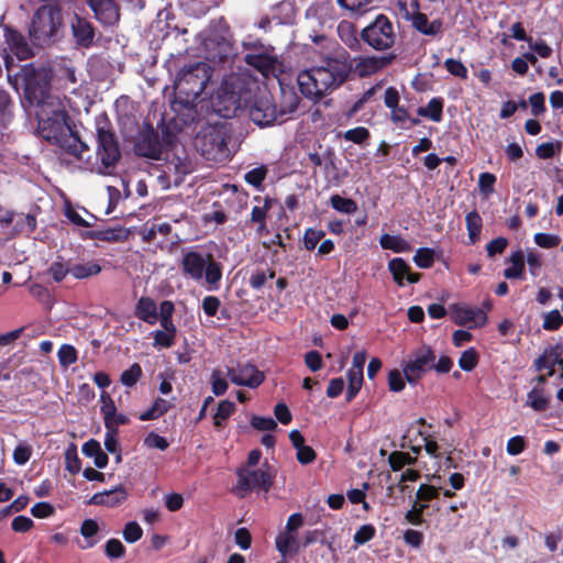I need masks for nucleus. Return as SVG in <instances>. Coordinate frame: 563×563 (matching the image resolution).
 Here are the masks:
<instances>
[{
	"instance_id": "nucleus-7",
	"label": "nucleus",
	"mask_w": 563,
	"mask_h": 563,
	"mask_svg": "<svg viewBox=\"0 0 563 563\" xmlns=\"http://www.w3.org/2000/svg\"><path fill=\"white\" fill-rule=\"evenodd\" d=\"M238 482L233 493L239 498H245L252 490L268 493L273 485L274 476L269 472V465L264 463L257 470L243 467L236 472Z\"/></svg>"
},
{
	"instance_id": "nucleus-30",
	"label": "nucleus",
	"mask_w": 563,
	"mask_h": 563,
	"mask_svg": "<svg viewBox=\"0 0 563 563\" xmlns=\"http://www.w3.org/2000/svg\"><path fill=\"white\" fill-rule=\"evenodd\" d=\"M276 548L283 558L288 554H296L299 551L297 537L294 533L282 532L276 538Z\"/></svg>"
},
{
	"instance_id": "nucleus-10",
	"label": "nucleus",
	"mask_w": 563,
	"mask_h": 563,
	"mask_svg": "<svg viewBox=\"0 0 563 563\" xmlns=\"http://www.w3.org/2000/svg\"><path fill=\"white\" fill-rule=\"evenodd\" d=\"M230 134L224 126H214L198 139L201 154L207 159H221L227 156Z\"/></svg>"
},
{
	"instance_id": "nucleus-55",
	"label": "nucleus",
	"mask_w": 563,
	"mask_h": 563,
	"mask_svg": "<svg viewBox=\"0 0 563 563\" xmlns=\"http://www.w3.org/2000/svg\"><path fill=\"white\" fill-rule=\"evenodd\" d=\"M122 534L128 543H134L143 537V529L136 521H129L124 526Z\"/></svg>"
},
{
	"instance_id": "nucleus-11",
	"label": "nucleus",
	"mask_w": 563,
	"mask_h": 563,
	"mask_svg": "<svg viewBox=\"0 0 563 563\" xmlns=\"http://www.w3.org/2000/svg\"><path fill=\"white\" fill-rule=\"evenodd\" d=\"M251 120L258 126H268L275 122L279 123V115L273 97L268 92L256 96L249 108Z\"/></svg>"
},
{
	"instance_id": "nucleus-8",
	"label": "nucleus",
	"mask_w": 563,
	"mask_h": 563,
	"mask_svg": "<svg viewBox=\"0 0 563 563\" xmlns=\"http://www.w3.org/2000/svg\"><path fill=\"white\" fill-rule=\"evenodd\" d=\"M63 24L62 10L57 5H42L31 21L29 35H56Z\"/></svg>"
},
{
	"instance_id": "nucleus-5",
	"label": "nucleus",
	"mask_w": 563,
	"mask_h": 563,
	"mask_svg": "<svg viewBox=\"0 0 563 563\" xmlns=\"http://www.w3.org/2000/svg\"><path fill=\"white\" fill-rule=\"evenodd\" d=\"M180 266L185 276L196 282L205 277L210 290L219 288L222 278V265L213 258L212 254L184 251Z\"/></svg>"
},
{
	"instance_id": "nucleus-18",
	"label": "nucleus",
	"mask_w": 563,
	"mask_h": 563,
	"mask_svg": "<svg viewBox=\"0 0 563 563\" xmlns=\"http://www.w3.org/2000/svg\"><path fill=\"white\" fill-rule=\"evenodd\" d=\"M89 7L103 25H114L120 19L119 9L113 0H96Z\"/></svg>"
},
{
	"instance_id": "nucleus-2",
	"label": "nucleus",
	"mask_w": 563,
	"mask_h": 563,
	"mask_svg": "<svg viewBox=\"0 0 563 563\" xmlns=\"http://www.w3.org/2000/svg\"><path fill=\"white\" fill-rule=\"evenodd\" d=\"M352 67L347 53L342 49L335 57H327L323 65L300 71L297 77L299 90L318 102L346 81Z\"/></svg>"
},
{
	"instance_id": "nucleus-1",
	"label": "nucleus",
	"mask_w": 563,
	"mask_h": 563,
	"mask_svg": "<svg viewBox=\"0 0 563 563\" xmlns=\"http://www.w3.org/2000/svg\"><path fill=\"white\" fill-rule=\"evenodd\" d=\"M37 133L48 143L81 163V168L99 175H112L121 158L120 147L108 123L97 124L96 157L88 155V145L71 130L68 113L59 100H51L38 108Z\"/></svg>"
},
{
	"instance_id": "nucleus-6",
	"label": "nucleus",
	"mask_w": 563,
	"mask_h": 563,
	"mask_svg": "<svg viewBox=\"0 0 563 563\" xmlns=\"http://www.w3.org/2000/svg\"><path fill=\"white\" fill-rule=\"evenodd\" d=\"M211 107L213 112L221 118L236 117L246 107V97L241 91L239 80L235 78L223 80L211 100Z\"/></svg>"
},
{
	"instance_id": "nucleus-43",
	"label": "nucleus",
	"mask_w": 563,
	"mask_h": 563,
	"mask_svg": "<svg viewBox=\"0 0 563 563\" xmlns=\"http://www.w3.org/2000/svg\"><path fill=\"white\" fill-rule=\"evenodd\" d=\"M73 35H95V30L87 19L74 14L70 19Z\"/></svg>"
},
{
	"instance_id": "nucleus-47",
	"label": "nucleus",
	"mask_w": 563,
	"mask_h": 563,
	"mask_svg": "<svg viewBox=\"0 0 563 563\" xmlns=\"http://www.w3.org/2000/svg\"><path fill=\"white\" fill-rule=\"evenodd\" d=\"M517 40H528L530 52L533 53L536 56H540L542 58L549 57L552 53V48L545 44L541 37L533 38V37H516Z\"/></svg>"
},
{
	"instance_id": "nucleus-31",
	"label": "nucleus",
	"mask_w": 563,
	"mask_h": 563,
	"mask_svg": "<svg viewBox=\"0 0 563 563\" xmlns=\"http://www.w3.org/2000/svg\"><path fill=\"white\" fill-rule=\"evenodd\" d=\"M283 98V104L278 110L279 123L287 121L297 111L299 106V97L294 91L284 92Z\"/></svg>"
},
{
	"instance_id": "nucleus-51",
	"label": "nucleus",
	"mask_w": 563,
	"mask_h": 563,
	"mask_svg": "<svg viewBox=\"0 0 563 563\" xmlns=\"http://www.w3.org/2000/svg\"><path fill=\"white\" fill-rule=\"evenodd\" d=\"M537 57L533 53H525L522 57H516L511 63V68L515 73L523 76L528 71V63L534 65Z\"/></svg>"
},
{
	"instance_id": "nucleus-37",
	"label": "nucleus",
	"mask_w": 563,
	"mask_h": 563,
	"mask_svg": "<svg viewBox=\"0 0 563 563\" xmlns=\"http://www.w3.org/2000/svg\"><path fill=\"white\" fill-rule=\"evenodd\" d=\"M330 205L334 210L344 214H352L357 210V203L353 199L340 195L331 196Z\"/></svg>"
},
{
	"instance_id": "nucleus-12",
	"label": "nucleus",
	"mask_w": 563,
	"mask_h": 563,
	"mask_svg": "<svg viewBox=\"0 0 563 563\" xmlns=\"http://www.w3.org/2000/svg\"><path fill=\"white\" fill-rule=\"evenodd\" d=\"M451 319L456 325L468 329H481L487 321V312L478 307H471L462 303L450 306Z\"/></svg>"
},
{
	"instance_id": "nucleus-59",
	"label": "nucleus",
	"mask_w": 563,
	"mask_h": 563,
	"mask_svg": "<svg viewBox=\"0 0 563 563\" xmlns=\"http://www.w3.org/2000/svg\"><path fill=\"white\" fill-rule=\"evenodd\" d=\"M343 137L355 144H362L369 137V131L364 126H357L345 131Z\"/></svg>"
},
{
	"instance_id": "nucleus-24",
	"label": "nucleus",
	"mask_w": 563,
	"mask_h": 563,
	"mask_svg": "<svg viewBox=\"0 0 563 563\" xmlns=\"http://www.w3.org/2000/svg\"><path fill=\"white\" fill-rule=\"evenodd\" d=\"M86 236L91 240L106 241V242H118L125 238V232L122 227L95 229L88 231Z\"/></svg>"
},
{
	"instance_id": "nucleus-63",
	"label": "nucleus",
	"mask_w": 563,
	"mask_h": 563,
	"mask_svg": "<svg viewBox=\"0 0 563 563\" xmlns=\"http://www.w3.org/2000/svg\"><path fill=\"white\" fill-rule=\"evenodd\" d=\"M251 426L260 431H273L277 428V422L271 417L253 416Z\"/></svg>"
},
{
	"instance_id": "nucleus-9",
	"label": "nucleus",
	"mask_w": 563,
	"mask_h": 563,
	"mask_svg": "<svg viewBox=\"0 0 563 563\" xmlns=\"http://www.w3.org/2000/svg\"><path fill=\"white\" fill-rule=\"evenodd\" d=\"M435 358V353L430 346L417 349L402 367L406 380L410 385L418 384L424 374L433 369Z\"/></svg>"
},
{
	"instance_id": "nucleus-53",
	"label": "nucleus",
	"mask_w": 563,
	"mask_h": 563,
	"mask_svg": "<svg viewBox=\"0 0 563 563\" xmlns=\"http://www.w3.org/2000/svg\"><path fill=\"white\" fill-rule=\"evenodd\" d=\"M325 233L322 230L309 228L303 234V246L307 251H312L317 247L318 243L324 238Z\"/></svg>"
},
{
	"instance_id": "nucleus-40",
	"label": "nucleus",
	"mask_w": 563,
	"mask_h": 563,
	"mask_svg": "<svg viewBox=\"0 0 563 563\" xmlns=\"http://www.w3.org/2000/svg\"><path fill=\"white\" fill-rule=\"evenodd\" d=\"M417 462V459L411 456L407 452L402 451H395L390 453L388 457V463L393 471L397 472L400 471L406 465H415Z\"/></svg>"
},
{
	"instance_id": "nucleus-42",
	"label": "nucleus",
	"mask_w": 563,
	"mask_h": 563,
	"mask_svg": "<svg viewBox=\"0 0 563 563\" xmlns=\"http://www.w3.org/2000/svg\"><path fill=\"white\" fill-rule=\"evenodd\" d=\"M143 374L142 367L139 363H133L128 369L123 371L120 376V382L125 387H133L136 385Z\"/></svg>"
},
{
	"instance_id": "nucleus-33",
	"label": "nucleus",
	"mask_w": 563,
	"mask_h": 563,
	"mask_svg": "<svg viewBox=\"0 0 563 563\" xmlns=\"http://www.w3.org/2000/svg\"><path fill=\"white\" fill-rule=\"evenodd\" d=\"M47 274L55 283H60L70 274V263L66 262L63 256H57L47 268Z\"/></svg>"
},
{
	"instance_id": "nucleus-28",
	"label": "nucleus",
	"mask_w": 563,
	"mask_h": 563,
	"mask_svg": "<svg viewBox=\"0 0 563 563\" xmlns=\"http://www.w3.org/2000/svg\"><path fill=\"white\" fill-rule=\"evenodd\" d=\"M444 101L441 97L432 98L426 107H419L417 113L420 117L428 118L433 122H440L443 115Z\"/></svg>"
},
{
	"instance_id": "nucleus-21",
	"label": "nucleus",
	"mask_w": 563,
	"mask_h": 563,
	"mask_svg": "<svg viewBox=\"0 0 563 563\" xmlns=\"http://www.w3.org/2000/svg\"><path fill=\"white\" fill-rule=\"evenodd\" d=\"M134 316L143 322L154 325L158 321V307L155 300L147 296H142L135 307Z\"/></svg>"
},
{
	"instance_id": "nucleus-35",
	"label": "nucleus",
	"mask_w": 563,
	"mask_h": 563,
	"mask_svg": "<svg viewBox=\"0 0 563 563\" xmlns=\"http://www.w3.org/2000/svg\"><path fill=\"white\" fill-rule=\"evenodd\" d=\"M271 207H272V199L266 197L264 199L263 206H255L252 209L251 222L258 224V228H257L258 233H262L263 230L266 228L267 212L271 209Z\"/></svg>"
},
{
	"instance_id": "nucleus-4",
	"label": "nucleus",
	"mask_w": 563,
	"mask_h": 563,
	"mask_svg": "<svg viewBox=\"0 0 563 563\" xmlns=\"http://www.w3.org/2000/svg\"><path fill=\"white\" fill-rule=\"evenodd\" d=\"M8 79L15 89H18V80L20 79L25 98L31 103H35L37 108L48 103L51 100H59L49 92L53 80L52 74L46 67L35 68L32 64L25 65L14 76V79L10 74Z\"/></svg>"
},
{
	"instance_id": "nucleus-46",
	"label": "nucleus",
	"mask_w": 563,
	"mask_h": 563,
	"mask_svg": "<svg viewBox=\"0 0 563 563\" xmlns=\"http://www.w3.org/2000/svg\"><path fill=\"white\" fill-rule=\"evenodd\" d=\"M435 252L429 247H420L413 256L415 264L420 268H430L434 263Z\"/></svg>"
},
{
	"instance_id": "nucleus-19",
	"label": "nucleus",
	"mask_w": 563,
	"mask_h": 563,
	"mask_svg": "<svg viewBox=\"0 0 563 563\" xmlns=\"http://www.w3.org/2000/svg\"><path fill=\"white\" fill-rule=\"evenodd\" d=\"M128 498V492L119 485L113 489L104 490L102 493H96L88 500L89 505L117 507L121 505Z\"/></svg>"
},
{
	"instance_id": "nucleus-15",
	"label": "nucleus",
	"mask_w": 563,
	"mask_h": 563,
	"mask_svg": "<svg viewBox=\"0 0 563 563\" xmlns=\"http://www.w3.org/2000/svg\"><path fill=\"white\" fill-rule=\"evenodd\" d=\"M32 38L33 37H5L10 53H5L3 58L9 73L13 64V56H16L19 60H25L34 56L35 45Z\"/></svg>"
},
{
	"instance_id": "nucleus-52",
	"label": "nucleus",
	"mask_w": 563,
	"mask_h": 563,
	"mask_svg": "<svg viewBox=\"0 0 563 563\" xmlns=\"http://www.w3.org/2000/svg\"><path fill=\"white\" fill-rule=\"evenodd\" d=\"M235 410V405L229 400H222L218 405L217 412L213 417L214 426L221 427L222 421L227 420Z\"/></svg>"
},
{
	"instance_id": "nucleus-64",
	"label": "nucleus",
	"mask_w": 563,
	"mask_h": 563,
	"mask_svg": "<svg viewBox=\"0 0 563 563\" xmlns=\"http://www.w3.org/2000/svg\"><path fill=\"white\" fill-rule=\"evenodd\" d=\"M440 489L428 484H421L416 493V498L420 501H431L438 498Z\"/></svg>"
},
{
	"instance_id": "nucleus-56",
	"label": "nucleus",
	"mask_w": 563,
	"mask_h": 563,
	"mask_svg": "<svg viewBox=\"0 0 563 563\" xmlns=\"http://www.w3.org/2000/svg\"><path fill=\"white\" fill-rule=\"evenodd\" d=\"M375 533L376 529L373 525H363L356 530L353 540L356 545H363L371 541L375 537Z\"/></svg>"
},
{
	"instance_id": "nucleus-62",
	"label": "nucleus",
	"mask_w": 563,
	"mask_h": 563,
	"mask_svg": "<svg viewBox=\"0 0 563 563\" xmlns=\"http://www.w3.org/2000/svg\"><path fill=\"white\" fill-rule=\"evenodd\" d=\"M563 324V317L559 310H552L544 314L543 329L548 331L558 330Z\"/></svg>"
},
{
	"instance_id": "nucleus-58",
	"label": "nucleus",
	"mask_w": 563,
	"mask_h": 563,
	"mask_svg": "<svg viewBox=\"0 0 563 563\" xmlns=\"http://www.w3.org/2000/svg\"><path fill=\"white\" fill-rule=\"evenodd\" d=\"M376 92V86L374 87H371L369 89H367L353 104L352 107L349 109V111L346 112V115L349 118H353L356 115L357 112H360L364 104L366 102H368L375 95Z\"/></svg>"
},
{
	"instance_id": "nucleus-14",
	"label": "nucleus",
	"mask_w": 563,
	"mask_h": 563,
	"mask_svg": "<svg viewBox=\"0 0 563 563\" xmlns=\"http://www.w3.org/2000/svg\"><path fill=\"white\" fill-rule=\"evenodd\" d=\"M206 58L213 63H223L234 55L230 37H202Z\"/></svg>"
},
{
	"instance_id": "nucleus-44",
	"label": "nucleus",
	"mask_w": 563,
	"mask_h": 563,
	"mask_svg": "<svg viewBox=\"0 0 563 563\" xmlns=\"http://www.w3.org/2000/svg\"><path fill=\"white\" fill-rule=\"evenodd\" d=\"M339 5L352 13L364 14L372 8V0H336Z\"/></svg>"
},
{
	"instance_id": "nucleus-57",
	"label": "nucleus",
	"mask_w": 563,
	"mask_h": 563,
	"mask_svg": "<svg viewBox=\"0 0 563 563\" xmlns=\"http://www.w3.org/2000/svg\"><path fill=\"white\" fill-rule=\"evenodd\" d=\"M477 362V353L473 347H471L462 353L459 360V365L463 371L471 372L476 367Z\"/></svg>"
},
{
	"instance_id": "nucleus-3",
	"label": "nucleus",
	"mask_w": 563,
	"mask_h": 563,
	"mask_svg": "<svg viewBox=\"0 0 563 563\" xmlns=\"http://www.w3.org/2000/svg\"><path fill=\"white\" fill-rule=\"evenodd\" d=\"M212 69L203 62L184 66L174 80L173 111L180 117L184 124H189L197 117L196 101L211 79Z\"/></svg>"
},
{
	"instance_id": "nucleus-32",
	"label": "nucleus",
	"mask_w": 563,
	"mask_h": 563,
	"mask_svg": "<svg viewBox=\"0 0 563 563\" xmlns=\"http://www.w3.org/2000/svg\"><path fill=\"white\" fill-rule=\"evenodd\" d=\"M467 234L471 244H475L479 238L483 220L479 213L474 210L466 214L465 217Z\"/></svg>"
},
{
	"instance_id": "nucleus-27",
	"label": "nucleus",
	"mask_w": 563,
	"mask_h": 563,
	"mask_svg": "<svg viewBox=\"0 0 563 563\" xmlns=\"http://www.w3.org/2000/svg\"><path fill=\"white\" fill-rule=\"evenodd\" d=\"M379 244L384 250H391L395 253H406L411 251L410 243L400 235L385 233L380 236Z\"/></svg>"
},
{
	"instance_id": "nucleus-61",
	"label": "nucleus",
	"mask_w": 563,
	"mask_h": 563,
	"mask_svg": "<svg viewBox=\"0 0 563 563\" xmlns=\"http://www.w3.org/2000/svg\"><path fill=\"white\" fill-rule=\"evenodd\" d=\"M405 375L399 369H391L388 373V387L390 391L399 393L405 388Z\"/></svg>"
},
{
	"instance_id": "nucleus-39",
	"label": "nucleus",
	"mask_w": 563,
	"mask_h": 563,
	"mask_svg": "<svg viewBox=\"0 0 563 563\" xmlns=\"http://www.w3.org/2000/svg\"><path fill=\"white\" fill-rule=\"evenodd\" d=\"M527 405L538 412L547 410L549 400L543 395V389L538 387L531 389L527 396Z\"/></svg>"
},
{
	"instance_id": "nucleus-45",
	"label": "nucleus",
	"mask_w": 563,
	"mask_h": 563,
	"mask_svg": "<svg viewBox=\"0 0 563 563\" xmlns=\"http://www.w3.org/2000/svg\"><path fill=\"white\" fill-rule=\"evenodd\" d=\"M57 356L59 365L64 368L73 365L78 360L77 351L70 344H63L57 352Z\"/></svg>"
},
{
	"instance_id": "nucleus-20",
	"label": "nucleus",
	"mask_w": 563,
	"mask_h": 563,
	"mask_svg": "<svg viewBox=\"0 0 563 563\" xmlns=\"http://www.w3.org/2000/svg\"><path fill=\"white\" fill-rule=\"evenodd\" d=\"M153 27L162 35H184L187 33V29L179 26L177 18L166 10L157 14Z\"/></svg>"
},
{
	"instance_id": "nucleus-49",
	"label": "nucleus",
	"mask_w": 563,
	"mask_h": 563,
	"mask_svg": "<svg viewBox=\"0 0 563 563\" xmlns=\"http://www.w3.org/2000/svg\"><path fill=\"white\" fill-rule=\"evenodd\" d=\"M153 336V346L157 350L168 349L175 344L176 336L162 330H155L151 333Z\"/></svg>"
},
{
	"instance_id": "nucleus-26",
	"label": "nucleus",
	"mask_w": 563,
	"mask_h": 563,
	"mask_svg": "<svg viewBox=\"0 0 563 563\" xmlns=\"http://www.w3.org/2000/svg\"><path fill=\"white\" fill-rule=\"evenodd\" d=\"M82 453L88 457H93V463L98 468H104L108 464V455L102 451L100 443L91 439L84 443Z\"/></svg>"
},
{
	"instance_id": "nucleus-17",
	"label": "nucleus",
	"mask_w": 563,
	"mask_h": 563,
	"mask_svg": "<svg viewBox=\"0 0 563 563\" xmlns=\"http://www.w3.org/2000/svg\"><path fill=\"white\" fill-rule=\"evenodd\" d=\"M135 153L139 156L159 159L163 153V145L158 134L153 130L142 133L135 143Z\"/></svg>"
},
{
	"instance_id": "nucleus-29",
	"label": "nucleus",
	"mask_w": 563,
	"mask_h": 563,
	"mask_svg": "<svg viewBox=\"0 0 563 563\" xmlns=\"http://www.w3.org/2000/svg\"><path fill=\"white\" fill-rule=\"evenodd\" d=\"M101 272V266L98 262L90 261L84 263H70V274L76 279H86L98 275Z\"/></svg>"
},
{
	"instance_id": "nucleus-13",
	"label": "nucleus",
	"mask_w": 563,
	"mask_h": 563,
	"mask_svg": "<svg viewBox=\"0 0 563 563\" xmlns=\"http://www.w3.org/2000/svg\"><path fill=\"white\" fill-rule=\"evenodd\" d=\"M227 375L233 384L249 388H256L265 380L264 373L250 363L228 367Z\"/></svg>"
},
{
	"instance_id": "nucleus-38",
	"label": "nucleus",
	"mask_w": 563,
	"mask_h": 563,
	"mask_svg": "<svg viewBox=\"0 0 563 563\" xmlns=\"http://www.w3.org/2000/svg\"><path fill=\"white\" fill-rule=\"evenodd\" d=\"M36 229V219L32 214H16L13 223L15 233H32Z\"/></svg>"
},
{
	"instance_id": "nucleus-25",
	"label": "nucleus",
	"mask_w": 563,
	"mask_h": 563,
	"mask_svg": "<svg viewBox=\"0 0 563 563\" xmlns=\"http://www.w3.org/2000/svg\"><path fill=\"white\" fill-rule=\"evenodd\" d=\"M508 262L511 266L504 271V276L507 279H525V255L521 250H518L509 256Z\"/></svg>"
},
{
	"instance_id": "nucleus-48",
	"label": "nucleus",
	"mask_w": 563,
	"mask_h": 563,
	"mask_svg": "<svg viewBox=\"0 0 563 563\" xmlns=\"http://www.w3.org/2000/svg\"><path fill=\"white\" fill-rule=\"evenodd\" d=\"M496 176L492 173L485 172L479 174L478 177V189L479 192L488 198L495 191Z\"/></svg>"
},
{
	"instance_id": "nucleus-41",
	"label": "nucleus",
	"mask_w": 563,
	"mask_h": 563,
	"mask_svg": "<svg viewBox=\"0 0 563 563\" xmlns=\"http://www.w3.org/2000/svg\"><path fill=\"white\" fill-rule=\"evenodd\" d=\"M309 161L316 167L323 166L325 170L331 167H335L334 164V152L332 150H327L323 154H319L317 152H311L308 154Z\"/></svg>"
},
{
	"instance_id": "nucleus-16",
	"label": "nucleus",
	"mask_w": 563,
	"mask_h": 563,
	"mask_svg": "<svg viewBox=\"0 0 563 563\" xmlns=\"http://www.w3.org/2000/svg\"><path fill=\"white\" fill-rule=\"evenodd\" d=\"M52 74V80L60 87L68 88L78 82L76 68L68 58H58L47 68Z\"/></svg>"
},
{
	"instance_id": "nucleus-36",
	"label": "nucleus",
	"mask_w": 563,
	"mask_h": 563,
	"mask_svg": "<svg viewBox=\"0 0 563 563\" xmlns=\"http://www.w3.org/2000/svg\"><path fill=\"white\" fill-rule=\"evenodd\" d=\"M347 380H349V385H347V391H346V401L350 402L356 397V395L358 394V391L362 388L363 372L360 369L350 368L347 371Z\"/></svg>"
},
{
	"instance_id": "nucleus-22",
	"label": "nucleus",
	"mask_w": 563,
	"mask_h": 563,
	"mask_svg": "<svg viewBox=\"0 0 563 563\" xmlns=\"http://www.w3.org/2000/svg\"><path fill=\"white\" fill-rule=\"evenodd\" d=\"M395 57L396 56L394 54L384 56H367L360 59L355 68L361 77H366L386 67Z\"/></svg>"
},
{
	"instance_id": "nucleus-34",
	"label": "nucleus",
	"mask_w": 563,
	"mask_h": 563,
	"mask_svg": "<svg viewBox=\"0 0 563 563\" xmlns=\"http://www.w3.org/2000/svg\"><path fill=\"white\" fill-rule=\"evenodd\" d=\"M388 269L393 275L395 283L398 286H404L405 278L410 269V266L406 263L405 260L400 257L393 258L388 263Z\"/></svg>"
},
{
	"instance_id": "nucleus-23",
	"label": "nucleus",
	"mask_w": 563,
	"mask_h": 563,
	"mask_svg": "<svg viewBox=\"0 0 563 563\" xmlns=\"http://www.w3.org/2000/svg\"><path fill=\"white\" fill-rule=\"evenodd\" d=\"M360 35H394L393 23L385 14H378Z\"/></svg>"
},
{
	"instance_id": "nucleus-54",
	"label": "nucleus",
	"mask_w": 563,
	"mask_h": 563,
	"mask_svg": "<svg viewBox=\"0 0 563 563\" xmlns=\"http://www.w3.org/2000/svg\"><path fill=\"white\" fill-rule=\"evenodd\" d=\"M125 551V547L119 539H110L106 542L104 553L111 560L123 558Z\"/></svg>"
},
{
	"instance_id": "nucleus-50",
	"label": "nucleus",
	"mask_w": 563,
	"mask_h": 563,
	"mask_svg": "<svg viewBox=\"0 0 563 563\" xmlns=\"http://www.w3.org/2000/svg\"><path fill=\"white\" fill-rule=\"evenodd\" d=\"M267 175V168L266 166L262 165L260 167L253 168L249 170L244 175V179L247 184L254 186L257 189H261L262 184Z\"/></svg>"
},
{
	"instance_id": "nucleus-60",
	"label": "nucleus",
	"mask_w": 563,
	"mask_h": 563,
	"mask_svg": "<svg viewBox=\"0 0 563 563\" xmlns=\"http://www.w3.org/2000/svg\"><path fill=\"white\" fill-rule=\"evenodd\" d=\"M210 383L212 393L216 396H222L228 390V383L223 377L222 373L218 369L212 372Z\"/></svg>"
}]
</instances>
